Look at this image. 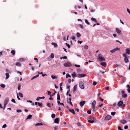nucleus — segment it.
Here are the masks:
<instances>
[{
	"label": "nucleus",
	"instance_id": "f257e3e1",
	"mask_svg": "<svg viewBox=\"0 0 130 130\" xmlns=\"http://www.w3.org/2000/svg\"><path fill=\"white\" fill-rule=\"evenodd\" d=\"M79 87L82 89H83L85 88V86L84 83L82 81L80 82L79 84Z\"/></svg>",
	"mask_w": 130,
	"mask_h": 130
},
{
	"label": "nucleus",
	"instance_id": "f03ea898",
	"mask_svg": "<svg viewBox=\"0 0 130 130\" xmlns=\"http://www.w3.org/2000/svg\"><path fill=\"white\" fill-rule=\"evenodd\" d=\"M9 101L8 99L6 98L4 102V109L5 108L6 105L7 104Z\"/></svg>",
	"mask_w": 130,
	"mask_h": 130
},
{
	"label": "nucleus",
	"instance_id": "7ed1b4c3",
	"mask_svg": "<svg viewBox=\"0 0 130 130\" xmlns=\"http://www.w3.org/2000/svg\"><path fill=\"white\" fill-rule=\"evenodd\" d=\"M123 56L124 57V62L126 63L128 62V58L127 57L126 55V54L124 53L123 54Z\"/></svg>",
	"mask_w": 130,
	"mask_h": 130
},
{
	"label": "nucleus",
	"instance_id": "20e7f679",
	"mask_svg": "<svg viewBox=\"0 0 130 130\" xmlns=\"http://www.w3.org/2000/svg\"><path fill=\"white\" fill-rule=\"evenodd\" d=\"M55 123H57V118H55L54 120V123H53V125L54 126V129L56 130L57 129V126L56 125H55Z\"/></svg>",
	"mask_w": 130,
	"mask_h": 130
},
{
	"label": "nucleus",
	"instance_id": "39448f33",
	"mask_svg": "<svg viewBox=\"0 0 130 130\" xmlns=\"http://www.w3.org/2000/svg\"><path fill=\"white\" fill-rule=\"evenodd\" d=\"M120 50V49L119 48L116 47L112 50H110V52L111 53H112L117 50L119 51Z\"/></svg>",
	"mask_w": 130,
	"mask_h": 130
},
{
	"label": "nucleus",
	"instance_id": "423d86ee",
	"mask_svg": "<svg viewBox=\"0 0 130 130\" xmlns=\"http://www.w3.org/2000/svg\"><path fill=\"white\" fill-rule=\"evenodd\" d=\"M96 103V102L95 101H94L92 103L91 107L93 109H94L95 108V105Z\"/></svg>",
	"mask_w": 130,
	"mask_h": 130
},
{
	"label": "nucleus",
	"instance_id": "0eeeda50",
	"mask_svg": "<svg viewBox=\"0 0 130 130\" xmlns=\"http://www.w3.org/2000/svg\"><path fill=\"white\" fill-rule=\"evenodd\" d=\"M116 31L117 33L119 35H121V31L118 28H116Z\"/></svg>",
	"mask_w": 130,
	"mask_h": 130
},
{
	"label": "nucleus",
	"instance_id": "6e6552de",
	"mask_svg": "<svg viewBox=\"0 0 130 130\" xmlns=\"http://www.w3.org/2000/svg\"><path fill=\"white\" fill-rule=\"evenodd\" d=\"M99 57L101 61H104L105 60V59L100 54L99 55Z\"/></svg>",
	"mask_w": 130,
	"mask_h": 130
},
{
	"label": "nucleus",
	"instance_id": "1a4fd4ad",
	"mask_svg": "<svg viewBox=\"0 0 130 130\" xmlns=\"http://www.w3.org/2000/svg\"><path fill=\"white\" fill-rule=\"evenodd\" d=\"M125 54H130V49L129 48H126L125 49Z\"/></svg>",
	"mask_w": 130,
	"mask_h": 130
},
{
	"label": "nucleus",
	"instance_id": "9d476101",
	"mask_svg": "<svg viewBox=\"0 0 130 130\" xmlns=\"http://www.w3.org/2000/svg\"><path fill=\"white\" fill-rule=\"evenodd\" d=\"M86 76V75L84 74H77V76L79 78L82 77Z\"/></svg>",
	"mask_w": 130,
	"mask_h": 130
},
{
	"label": "nucleus",
	"instance_id": "9b49d317",
	"mask_svg": "<svg viewBox=\"0 0 130 130\" xmlns=\"http://www.w3.org/2000/svg\"><path fill=\"white\" fill-rule=\"evenodd\" d=\"M64 66L66 67H68L71 66V64L70 63L68 62L65 63Z\"/></svg>",
	"mask_w": 130,
	"mask_h": 130
},
{
	"label": "nucleus",
	"instance_id": "f8f14e48",
	"mask_svg": "<svg viewBox=\"0 0 130 130\" xmlns=\"http://www.w3.org/2000/svg\"><path fill=\"white\" fill-rule=\"evenodd\" d=\"M111 119V117L110 116L108 115L105 117V120H109Z\"/></svg>",
	"mask_w": 130,
	"mask_h": 130
},
{
	"label": "nucleus",
	"instance_id": "ddd939ff",
	"mask_svg": "<svg viewBox=\"0 0 130 130\" xmlns=\"http://www.w3.org/2000/svg\"><path fill=\"white\" fill-rule=\"evenodd\" d=\"M85 101H82L79 102V105L81 107H82L85 103Z\"/></svg>",
	"mask_w": 130,
	"mask_h": 130
},
{
	"label": "nucleus",
	"instance_id": "4468645a",
	"mask_svg": "<svg viewBox=\"0 0 130 130\" xmlns=\"http://www.w3.org/2000/svg\"><path fill=\"white\" fill-rule=\"evenodd\" d=\"M67 102L68 103H69L72 106H73V104L71 102V98H67Z\"/></svg>",
	"mask_w": 130,
	"mask_h": 130
},
{
	"label": "nucleus",
	"instance_id": "2eb2a0df",
	"mask_svg": "<svg viewBox=\"0 0 130 130\" xmlns=\"http://www.w3.org/2000/svg\"><path fill=\"white\" fill-rule=\"evenodd\" d=\"M123 102L122 101H120L119 102L118 104V105L119 106H121L123 104Z\"/></svg>",
	"mask_w": 130,
	"mask_h": 130
},
{
	"label": "nucleus",
	"instance_id": "dca6fc26",
	"mask_svg": "<svg viewBox=\"0 0 130 130\" xmlns=\"http://www.w3.org/2000/svg\"><path fill=\"white\" fill-rule=\"evenodd\" d=\"M120 122L121 124H124L126 123V121L124 120H122L120 121Z\"/></svg>",
	"mask_w": 130,
	"mask_h": 130
},
{
	"label": "nucleus",
	"instance_id": "f3484780",
	"mask_svg": "<svg viewBox=\"0 0 130 130\" xmlns=\"http://www.w3.org/2000/svg\"><path fill=\"white\" fill-rule=\"evenodd\" d=\"M100 64L101 65L104 67L106 66V63L105 62L101 63Z\"/></svg>",
	"mask_w": 130,
	"mask_h": 130
},
{
	"label": "nucleus",
	"instance_id": "a211bd4d",
	"mask_svg": "<svg viewBox=\"0 0 130 130\" xmlns=\"http://www.w3.org/2000/svg\"><path fill=\"white\" fill-rule=\"evenodd\" d=\"M77 87V85H75L73 88V92H74L75 91H76V90Z\"/></svg>",
	"mask_w": 130,
	"mask_h": 130
},
{
	"label": "nucleus",
	"instance_id": "6ab92c4d",
	"mask_svg": "<svg viewBox=\"0 0 130 130\" xmlns=\"http://www.w3.org/2000/svg\"><path fill=\"white\" fill-rule=\"evenodd\" d=\"M5 75L6 76V79H8L9 77V73H6L5 74Z\"/></svg>",
	"mask_w": 130,
	"mask_h": 130
},
{
	"label": "nucleus",
	"instance_id": "aec40b11",
	"mask_svg": "<svg viewBox=\"0 0 130 130\" xmlns=\"http://www.w3.org/2000/svg\"><path fill=\"white\" fill-rule=\"evenodd\" d=\"M69 111L73 113V114H75V113L74 112V110L73 109H69Z\"/></svg>",
	"mask_w": 130,
	"mask_h": 130
},
{
	"label": "nucleus",
	"instance_id": "412c9836",
	"mask_svg": "<svg viewBox=\"0 0 130 130\" xmlns=\"http://www.w3.org/2000/svg\"><path fill=\"white\" fill-rule=\"evenodd\" d=\"M32 117V116L31 115H29L28 116H27V118L26 119L27 120V119H30Z\"/></svg>",
	"mask_w": 130,
	"mask_h": 130
},
{
	"label": "nucleus",
	"instance_id": "4be33fe9",
	"mask_svg": "<svg viewBox=\"0 0 130 130\" xmlns=\"http://www.w3.org/2000/svg\"><path fill=\"white\" fill-rule=\"evenodd\" d=\"M42 125H43V124L42 123H38L35 124V126H37Z\"/></svg>",
	"mask_w": 130,
	"mask_h": 130
},
{
	"label": "nucleus",
	"instance_id": "5701e85b",
	"mask_svg": "<svg viewBox=\"0 0 130 130\" xmlns=\"http://www.w3.org/2000/svg\"><path fill=\"white\" fill-rule=\"evenodd\" d=\"M39 75L38 74V75H36L35 76H34L31 79V80H33L34 79H35V78H36L37 77H38L39 76Z\"/></svg>",
	"mask_w": 130,
	"mask_h": 130
},
{
	"label": "nucleus",
	"instance_id": "b1692460",
	"mask_svg": "<svg viewBox=\"0 0 130 130\" xmlns=\"http://www.w3.org/2000/svg\"><path fill=\"white\" fill-rule=\"evenodd\" d=\"M54 54L53 53H52L51 56L49 57L52 58H54Z\"/></svg>",
	"mask_w": 130,
	"mask_h": 130
},
{
	"label": "nucleus",
	"instance_id": "393cba45",
	"mask_svg": "<svg viewBox=\"0 0 130 130\" xmlns=\"http://www.w3.org/2000/svg\"><path fill=\"white\" fill-rule=\"evenodd\" d=\"M91 19L92 21L95 22L96 23L97 22V21L96 19L94 18H92Z\"/></svg>",
	"mask_w": 130,
	"mask_h": 130
},
{
	"label": "nucleus",
	"instance_id": "a878e982",
	"mask_svg": "<svg viewBox=\"0 0 130 130\" xmlns=\"http://www.w3.org/2000/svg\"><path fill=\"white\" fill-rule=\"evenodd\" d=\"M72 75L73 77H77V75L75 74V73H74L72 74Z\"/></svg>",
	"mask_w": 130,
	"mask_h": 130
},
{
	"label": "nucleus",
	"instance_id": "bb28decb",
	"mask_svg": "<svg viewBox=\"0 0 130 130\" xmlns=\"http://www.w3.org/2000/svg\"><path fill=\"white\" fill-rule=\"evenodd\" d=\"M81 36V35L79 32H77L76 33V36L77 37H80Z\"/></svg>",
	"mask_w": 130,
	"mask_h": 130
},
{
	"label": "nucleus",
	"instance_id": "cd10ccee",
	"mask_svg": "<svg viewBox=\"0 0 130 130\" xmlns=\"http://www.w3.org/2000/svg\"><path fill=\"white\" fill-rule=\"evenodd\" d=\"M16 65L17 66L19 67H20L21 66V64L19 62H17Z\"/></svg>",
	"mask_w": 130,
	"mask_h": 130
},
{
	"label": "nucleus",
	"instance_id": "c85d7f7f",
	"mask_svg": "<svg viewBox=\"0 0 130 130\" xmlns=\"http://www.w3.org/2000/svg\"><path fill=\"white\" fill-rule=\"evenodd\" d=\"M51 78L53 79H55L57 78V77L56 76L53 75H52L51 76Z\"/></svg>",
	"mask_w": 130,
	"mask_h": 130
},
{
	"label": "nucleus",
	"instance_id": "c756f323",
	"mask_svg": "<svg viewBox=\"0 0 130 130\" xmlns=\"http://www.w3.org/2000/svg\"><path fill=\"white\" fill-rule=\"evenodd\" d=\"M55 117V115L54 114H52L51 115V117L52 118H54Z\"/></svg>",
	"mask_w": 130,
	"mask_h": 130
},
{
	"label": "nucleus",
	"instance_id": "7c9ffc66",
	"mask_svg": "<svg viewBox=\"0 0 130 130\" xmlns=\"http://www.w3.org/2000/svg\"><path fill=\"white\" fill-rule=\"evenodd\" d=\"M19 95L22 98L23 97V94H22V93H21V92L19 93Z\"/></svg>",
	"mask_w": 130,
	"mask_h": 130
},
{
	"label": "nucleus",
	"instance_id": "2f4dec72",
	"mask_svg": "<svg viewBox=\"0 0 130 130\" xmlns=\"http://www.w3.org/2000/svg\"><path fill=\"white\" fill-rule=\"evenodd\" d=\"M18 60L20 61H23L24 60V59L23 58H20Z\"/></svg>",
	"mask_w": 130,
	"mask_h": 130
},
{
	"label": "nucleus",
	"instance_id": "473e14b6",
	"mask_svg": "<svg viewBox=\"0 0 130 130\" xmlns=\"http://www.w3.org/2000/svg\"><path fill=\"white\" fill-rule=\"evenodd\" d=\"M52 44L54 45V47H56L57 46V44L53 42L52 43Z\"/></svg>",
	"mask_w": 130,
	"mask_h": 130
},
{
	"label": "nucleus",
	"instance_id": "72a5a7b5",
	"mask_svg": "<svg viewBox=\"0 0 130 130\" xmlns=\"http://www.w3.org/2000/svg\"><path fill=\"white\" fill-rule=\"evenodd\" d=\"M54 93H53V94L50 95V96L51 97L52 96H53L54 95H55V94L56 93V91L54 90Z\"/></svg>",
	"mask_w": 130,
	"mask_h": 130
},
{
	"label": "nucleus",
	"instance_id": "f704fd0d",
	"mask_svg": "<svg viewBox=\"0 0 130 130\" xmlns=\"http://www.w3.org/2000/svg\"><path fill=\"white\" fill-rule=\"evenodd\" d=\"M67 56H64V57H61L60 58V59H67Z\"/></svg>",
	"mask_w": 130,
	"mask_h": 130
},
{
	"label": "nucleus",
	"instance_id": "c9c22d12",
	"mask_svg": "<svg viewBox=\"0 0 130 130\" xmlns=\"http://www.w3.org/2000/svg\"><path fill=\"white\" fill-rule=\"evenodd\" d=\"M88 121L89 122H90L91 123H92L94 122V121L93 120H89Z\"/></svg>",
	"mask_w": 130,
	"mask_h": 130
},
{
	"label": "nucleus",
	"instance_id": "e433bc0d",
	"mask_svg": "<svg viewBox=\"0 0 130 130\" xmlns=\"http://www.w3.org/2000/svg\"><path fill=\"white\" fill-rule=\"evenodd\" d=\"M60 98L59 96V95L58 93H58L57 94V100H60Z\"/></svg>",
	"mask_w": 130,
	"mask_h": 130
},
{
	"label": "nucleus",
	"instance_id": "4c0bfd02",
	"mask_svg": "<svg viewBox=\"0 0 130 130\" xmlns=\"http://www.w3.org/2000/svg\"><path fill=\"white\" fill-rule=\"evenodd\" d=\"M11 53H12L13 55H14L15 54V51L14 50H12L11 51Z\"/></svg>",
	"mask_w": 130,
	"mask_h": 130
},
{
	"label": "nucleus",
	"instance_id": "58836bf2",
	"mask_svg": "<svg viewBox=\"0 0 130 130\" xmlns=\"http://www.w3.org/2000/svg\"><path fill=\"white\" fill-rule=\"evenodd\" d=\"M65 44L66 45V46H67V47L69 48H70V45L67 43H66Z\"/></svg>",
	"mask_w": 130,
	"mask_h": 130
},
{
	"label": "nucleus",
	"instance_id": "ea45409f",
	"mask_svg": "<svg viewBox=\"0 0 130 130\" xmlns=\"http://www.w3.org/2000/svg\"><path fill=\"white\" fill-rule=\"evenodd\" d=\"M7 127V125L6 124H4L2 126L3 128H5Z\"/></svg>",
	"mask_w": 130,
	"mask_h": 130
},
{
	"label": "nucleus",
	"instance_id": "a19ab883",
	"mask_svg": "<svg viewBox=\"0 0 130 130\" xmlns=\"http://www.w3.org/2000/svg\"><path fill=\"white\" fill-rule=\"evenodd\" d=\"M71 77V76L69 74H66V77L67 78L69 77Z\"/></svg>",
	"mask_w": 130,
	"mask_h": 130
},
{
	"label": "nucleus",
	"instance_id": "79ce46f5",
	"mask_svg": "<svg viewBox=\"0 0 130 130\" xmlns=\"http://www.w3.org/2000/svg\"><path fill=\"white\" fill-rule=\"evenodd\" d=\"M47 94L48 95H49L50 96V95H51V92H50V91L48 90L47 91Z\"/></svg>",
	"mask_w": 130,
	"mask_h": 130
},
{
	"label": "nucleus",
	"instance_id": "37998d69",
	"mask_svg": "<svg viewBox=\"0 0 130 130\" xmlns=\"http://www.w3.org/2000/svg\"><path fill=\"white\" fill-rule=\"evenodd\" d=\"M1 87L3 88H4L5 86V85L2 84L1 85Z\"/></svg>",
	"mask_w": 130,
	"mask_h": 130
},
{
	"label": "nucleus",
	"instance_id": "c03bdc74",
	"mask_svg": "<svg viewBox=\"0 0 130 130\" xmlns=\"http://www.w3.org/2000/svg\"><path fill=\"white\" fill-rule=\"evenodd\" d=\"M126 10L130 14V10L128 8H127L126 9Z\"/></svg>",
	"mask_w": 130,
	"mask_h": 130
},
{
	"label": "nucleus",
	"instance_id": "a18cd8bd",
	"mask_svg": "<svg viewBox=\"0 0 130 130\" xmlns=\"http://www.w3.org/2000/svg\"><path fill=\"white\" fill-rule=\"evenodd\" d=\"M116 113L115 112H112L111 113V115L112 116H114Z\"/></svg>",
	"mask_w": 130,
	"mask_h": 130
},
{
	"label": "nucleus",
	"instance_id": "49530a36",
	"mask_svg": "<svg viewBox=\"0 0 130 130\" xmlns=\"http://www.w3.org/2000/svg\"><path fill=\"white\" fill-rule=\"evenodd\" d=\"M85 22L88 25L89 24V23L88 22V21L87 20H85Z\"/></svg>",
	"mask_w": 130,
	"mask_h": 130
},
{
	"label": "nucleus",
	"instance_id": "de8ad7c7",
	"mask_svg": "<svg viewBox=\"0 0 130 130\" xmlns=\"http://www.w3.org/2000/svg\"><path fill=\"white\" fill-rule=\"evenodd\" d=\"M47 106L48 107H49L50 108L51 107V104L49 103H48L47 104Z\"/></svg>",
	"mask_w": 130,
	"mask_h": 130
},
{
	"label": "nucleus",
	"instance_id": "09e8293b",
	"mask_svg": "<svg viewBox=\"0 0 130 130\" xmlns=\"http://www.w3.org/2000/svg\"><path fill=\"white\" fill-rule=\"evenodd\" d=\"M84 48L85 49H87L88 48V46L87 45H85L84 46Z\"/></svg>",
	"mask_w": 130,
	"mask_h": 130
},
{
	"label": "nucleus",
	"instance_id": "8fccbe9b",
	"mask_svg": "<svg viewBox=\"0 0 130 130\" xmlns=\"http://www.w3.org/2000/svg\"><path fill=\"white\" fill-rule=\"evenodd\" d=\"M127 95L126 94H124L123 95V98H126L127 96Z\"/></svg>",
	"mask_w": 130,
	"mask_h": 130
},
{
	"label": "nucleus",
	"instance_id": "3c124183",
	"mask_svg": "<svg viewBox=\"0 0 130 130\" xmlns=\"http://www.w3.org/2000/svg\"><path fill=\"white\" fill-rule=\"evenodd\" d=\"M87 113L89 114H90L91 113V111L90 110H88L87 111Z\"/></svg>",
	"mask_w": 130,
	"mask_h": 130
},
{
	"label": "nucleus",
	"instance_id": "603ef678",
	"mask_svg": "<svg viewBox=\"0 0 130 130\" xmlns=\"http://www.w3.org/2000/svg\"><path fill=\"white\" fill-rule=\"evenodd\" d=\"M77 42L78 43L81 44L83 42L82 41L78 40L77 41Z\"/></svg>",
	"mask_w": 130,
	"mask_h": 130
},
{
	"label": "nucleus",
	"instance_id": "864d4df0",
	"mask_svg": "<svg viewBox=\"0 0 130 130\" xmlns=\"http://www.w3.org/2000/svg\"><path fill=\"white\" fill-rule=\"evenodd\" d=\"M11 101L12 102H13L14 103H15V101L14 100V99H12L11 100Z\"/></svg>",
	"mask_w": 130,
	"mask_h": 130
},
{
	"label": "nucleus",
	"instance_id": "5fc2aeb1",
	"mask_svg": "<svg viewBox=\"0 0 130 130\" xmlns=\"http://www.w3.org/2000/svg\"><path fill=\"white\" fill-rule=\"evenodd\" d=\"M17 111L18 112H21L22 111L21 110L18 109L17 110Z\"/></svg>",
	"mask_w": 130,
	"mask_h": 130
},
{
	"label": "nucleus",
	"instance_id": "6e6d98bb",
	"mask_svg": "<svg viewBox=\"0 0 130 130\" xmlns=\"http://www.w3.org/2000/svg\"><path fill=\"white\" fill-rule=\"evenodd\" d=\"M60 105H61V106H61L60 107H62V106H64V104L62 103H60Z\"/></svg>",
	"mask_w": 130,
	"mask_h": 130
},
{
	"label": "nucleus",
	"instance_id": "4d7b16f0",
	"mask_svg": "<svg viewBox=\"0 0 130 130\" xmlns=\"http://www.w3.org/2000/svg\"><path fill=\"white\" fill-rule=\"evenodd\" d=\"M38 104L39 106H42V104L40 103H38Z\"/></svg>",
	"mask_w": 130,
	"mask_h": 130
},
{
	"label": "nucleus",
	"instance_id": "13d9d810",
	"mask_svg": "<svg viewBox=\"0 0 130 130\" xmlns=\"http://www.w3.org/2000/svg\"><path fill=\"white\" fill-rule=\"evenodd\" d=\"M97 83L96 82L94 81L93 83V85H95Z\"/></svg>",
	"mask_w": 130,
	"mask_h": 130
},
{
	"label": "nucleus",
	"instance_id": "bf43d9fd",
	"mask_svg": "<svg viewBox=\"0 0 130 130\" xmlns=\"http://www.w3.org/2000/svg\"><path fill=\"white\" fill-rule=\"evenodd\" d=\"M79 26L82 29H83V26L81 25V24H80L79 25Z\"/></svg>",
	"mask_w": 130,
	"mask_h": 130
},
{
	"label": "nucleus",
	"instance_id": "052dcab7",
	"mask_svg": "<svg viewBox=\"0 0 130 130\" xmlns=\"http://www.w3.org/2000/svg\"><path fill=\"white\" fill-rule=\"evenodd\" d=\"M128 126L127 125H125L124 126V128L125 129H127L128 128Z\"/></svg>",
	"mask_w": 130,
	"mask_h": 130
},
{
	"label": "nucleus",
	"instance_id": "680f3d73",
	"mask_svg": "<svg viewBox=\"0 0 130 130\" xmlns=\"http://www.w3.org/2000/svg\"><path fill=\"white\" fill-rule=\"evenodd\" d=\"M71 39L73 40H74L75 39V37L74 36H72L71 38Z\"/></svg>",
	"mask_w": 130,
	"mask_h": 130
},
{
	"label": "nucleus",
	"instance_id": "e2e57ef3",
	"mask_svg": "<svg viewBox=\"0 0 130 130\" xmlns=\"http://www.w3.org/2000/svg\"><path fill=\"white\" fill-rule=\"evenodd\" d=\"M116 67H121V66L120 65L117 64H116Z\"/></svg>",
	"mask_w": 130,
	"mask_h": 130
},
{
	"label": "nucleus",
	"instance_id": "0e129e2a",
	"mask_svg": "<svg viewBox=\"0 0 130 130\" xmlns=\"http://www.w3.org/2000/svg\"><path fill=\"white\" fill-rule=\"evenodd\" d=\"M40 97H38L37 98L36 100L37 101H38L40 100Z\"/></svg>",
	"mask_w": 130,
	"mask_h": 130
},
{
	"label": "nucleus",
	"instance_id": "69168bd1",
	"mask_svg": "<svg viewBox=\"0 0 130 130\" xmlns=\"http://www.w3.org/2000/svg\"><path fill=\"white\" fill-rule=\"evenodd\" d=\"M67 88L68 89H70V86L69 85H67Z\"/></svg>",
	"mask_w": 130,
	"mask_h": 130
},
{
	"label": "nucleus",
	"instance_id": "338daca9",
	"mask_svg": "<svg viewBox=\"0 0 130 130\" xmlns=\"http://www.w3.org/2000/svg\"><path fill=\"white\" fill-rule=\"evenodd\" d=\"M20 88H21V86L20 85H19V86L18 87V89L19 90H20Z\"/></svg>",
	"mask_w": 130,
	"mask_h": 130
},
{
	"label": "nucleus",
	"instance_id": "774afa93",
	"mask_svg": "<svg viewBox=\"0 0 130 130\" xmlns=\"http://www.w3.org/2000/svg\"><path fill=\"white\" fill-rule=\"evenodd\" d=\"M128 92L130 93V89L128 88L127 90Z\"/></svg>",
	"mask_w": 130,
	"mask_h": 130
}]
</instances>
